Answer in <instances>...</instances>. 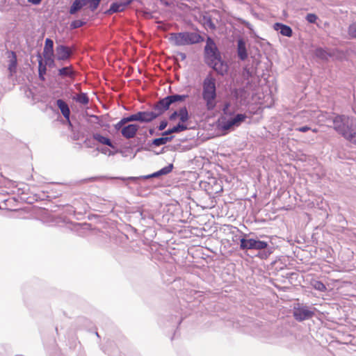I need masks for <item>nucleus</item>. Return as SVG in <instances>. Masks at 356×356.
<instances>
[{
  "mask_svg": "<svg viewBox=\"0 0 356 356\" xmlns=\"http://www.w3.org/2000/svg\"><path fill=\"white\" fill-rule=\"evenodd\" d=\"M274 29L284 36L291 37L293 35L292 29L289 26L282 23H275L274 24Z\"/></svg>",
  "mask_w": 356,
  "mask_h": 356,
  "instance_id": "obj_15",
  "label": "nucleus"
},
{
  "mask_svg": "<svg viewBox=\"0 0 356 356\" xmlns=\"http://www.w3.org/2000/svg\"><path fill=\"white\" fill-rule=\"evenodd\" d=\"M172 169H173V164L170 163L152 174H150L148 175H145V176H141V177H129L126 178V179L131 180L133 181H136L137 180L140 179H148L153 178V177H160L162 175H165L169 174L172 170Z\"/></svg>",
  "mask_w": 356,
  "mask_h": 356,
  "instance_id": "obj_8",
  "label": "nucleus"
},
{
  "mask_svg": "<svg viewBox=\"0 0 356 356\" xmlns=\"http://www.w3.org/2000/svg\"><path fill=\"white\" fill-rule=\"evenodd\" d=\"M82 8V6L79 4V1L74 0L70 8L69 13L70 15H75L78 11Z\"/></svg>",
  "mask_w": 356,
  "mask_h": 356,
  "instance_id": "obj_26",
  "label": "nucleus"
},
{
  "mask_svg": "<svg viewBox=\"0 0 356 356\" xmlns=\"http://www.w3.org/2000/svg\"><path fill=\"white\" fill-rule=\"evenodd\" d=\"M216 79L209 73L202 82V97L206 104L208 111L213 110L216 106Z\"/></svg>",
  "mask_w": 356,
  "mask_h": 356,
  "instance_id": "obj_2",
  "label": "nucleus"
},
{
  "mask_svg": "<svg viewBox=\"0 0 356 356\" xmlns=\"http://www.w3.org/2000/svg\"><path fill=\"white\" fill-rule=\"evenodd\" d=\"M38 74L39 78L42 81H44V74L47 72V66L44 65L42 59V56L40 54H38Z\"/></svg>",
  "mask_w": 356,
  "mask_h": 356,
  "instance_id": "obj_20",
  "label": "nucleus"
},
{
  "mask_svg": "<svg viewBox=\"0 0 356 356\" xmlns=\"http://www.w3.org/2000/svg\"><path fill=\"white\" fill-rule=\"evenodd\" d=\"M188 97L187 95L174 94L168 95L159 99L153 106V111L157 118L170 108V105L178 102H184Z\"/></svg>",
  "mask_w": 356,
  "mask_h": 356,
  "instance_id": "obj_4",
  "label": "nucleus"
},
{
  "mask_svg": "<svg viewBox=\"0 0 356 356\" xmlns=\"http://www.w3.org/2000/svg\"><path fill=\"white\" fill-rule=\"evenodd\" d=\"M315 310L313 307L298 304L293 307V315L296 321L301 322L312 318L315 314Z\"/></svg>",
  "mask_w": 356,
  "mask_h": 356,
  "instance_id": "obj_7",
  "label": "nucleus"
},
{
  "mask_svg": "<svg viewBox=\"0 0 356 356\" xmlns=\"http://www.w3.org/2000/svg\"><path fill=\"white\" fill-rule=\"evenodd\" d=\"M93 138L103 145H108L113 148L114 147L111 140L108 138L103 136L99 134H95L93 135Z\"/></svg>",
  "mask_w": 356,
  "mask_h": 356,
  "instance_id": "obj_21",
  "label": "nucleus"
},
{
  "mask_svg": "<svg viewBox=\"0 0 356 356\" xmlns=\"http://www.w3.org/2000/svg\"><path fill=\"white\" fill-rule=\"evenodd\" d=\"M124 127V125L123 124V123H122V121L120 120L116 124H115V129L116 130H120L123 128Z\"/></svg>",
  "mask_w": 356,
  "mask_h": 356,
  "instance_id": "obj_44",
  "label": "nucleus"
},
{
  "mask_svg": "<svg viewBox=\"0 0 356 356\" xmlns=\"http://www.w3.org/2000/svg\"><path fill=\"white\" fill-rule=\"evenodd\" d=\"M306 20L310 24H316L318 17L316 14L308 13L305 17Z\"/></svg>",
  "mask_w": 356,
  "mask_h": 356,
  "instance_id": "obj_34",
  "label": "nucleus"
},
{
  "mask_svg": "<svg viewBox=\"0 0 356 356\" xmlns=\"http://www.w3.org/2000/svg\"><path fill=\"white\" fill-rule=\"evenodd\" d=\"M313 286L315 289L319 291H325L326 290L325 285L321 281H315Z\"/></svg>",
  "mask_w": 356,
  "mask_h": 356,
  "instance_id": "obj_33",
  "label": "nucleus"
},
{
  "mask_svg": "<svg viewBox=\"0 0 356 356\" xmlns=\"http://www.w3.org/2000/svg\"><path fill=\"white\" fill-rule=\"evenodd\" d=\"M149 134L150 135H154V134H155V131H154V129H149Z\"/></svg>",
  "mask_w": 356,
  "mask_h": 356,
  "instance_id": "obj_50",
  "label": "nucleus"
},
{
  "mask_svg": "<svg viewBox=\"0 0 356 356\" xmlns=\"http://www.w3.org/2000/svg\"><path fill=\"white\" fill-rule=\"evenodd\" d=\"M167 126H168L167 120H162L160 122L159 125L158 126V129L159 131H163V130H164L166 128Z\"/></svg>",
  "mask_w": 356,
  "mask_h": 356,
  "instance_id": "obj_40",
  "label": "nucleus"
},
{
  "mask_svg": "<svg viewBox=\"0 0 356 356\" xmlns=\"http://www.w3.org/2000/svg\"><path fill=\"white\" fill-rule=\"evenodd\" d=\"M30 3H33V5H38L40 3L42 0H28Z\"/></svg>",
  "mask_w": 356,
  "mask_h": 356,
  "instance_id": "obj_48",
  "label": "nucleus"
},
{
  "mask_svg": "<svg viewBox=\"0 0 356 356\" xmlns=\"http://www.w3.org/2000/svg\"><path fill=\"white\" fill-rule=\"evenodd\" d=\"M313 117L314 116H312V113L310 111H302L296 116V119L297 120L299 119H303V122H306L309 120Z\"/></svg>",
  "mask_w": 356,
  "mask_h": 356,
  "instance_id": "obj_23",
  "label": "nucleus"
},
{
  "mask_svg": "<svg viewBox=\"0 0 356 356\" xmlns=\"http://www.w3.org/2000/svg\"><path fill=\"white\" fill-rule=\"evenodd\" d=\"M172 131L174 133H179L184 131L188 129L187 126L182 124L178 123L176 126H174L172 128H170Z\"/></svg>",
  "mask_w": 356,
  "mask_h": 356,
  "instance_id": "obj_29",
  "label": "nucleus"
},
{
  "mask_svg": "<svg viewBox=\"0 0 356 356\" xmlns=\"http://www.w3.org/2000/svg\"><path fill=\"white\" fill-rule=\"evenodd\" d=\"M133 0H125L120 2H113L110 6L108 10H107L105 13L107 15H111L115 13L122 12L125 10V8L129 6Z\"/></svg>",
  "mask_w": 356,
  "mask_h": 356,
  "instance_id": "obj_9",
  "label": "nucleus"
},
{
  "mask_svg": "<svg viewBox=\"0 0 356 356\" xmlns=\"http://www.w3.org/2000/svg\"><path fill=\"white\" fill-rule=\"evenodd\" d=\"M177 117H179V111H175L170 115L169 119L170 120L172 121L175 120Z\"/></svg>",
  "mask_w": 356,
  "mask_h": 356,
  "instance_id": "obj_42",
  "label": "nucleus"
},
{
  "mask_svg": "<svg viewBox=\"0 0 356 356\" xmlns=\"http://www.w3.org/2000/svg\"><path fill=\"white\" fill-rule=\"evenodd\" d=\"M43 57H44V59H47V58H52L54 57V51H44L43 50Z\"/></svg>",
  "mask_w": 356,
  "mask_h": 356,
  "instance_id": "obj_39",
  "label": "nucleus"
},
{
  "mask_svg": "<svg viewBox=\"0 0 356 356\" xmlns=\"http://www.w3.org/2000/svg\"><path fill=\"white\" fill-rule=\"evenodd\" d=\"M315 55L316 57L323 60H327L331 56L328 52L321 47L315 50Z\"/></svg>",
  "mask_w": 356,
  "mask_h": 356,
  "instance_id": "obj_24",
  "label": "nucleus"
},
{
  "mask_svg": "<svg viewBox=\"0 0 356 356\" xmlns=\"http://www.w3.org/2000/svg\"><path fill=\"white\" fill-rule=\"evenodd\" d=\"M204 60L208 66L221 58L220 54L211 37H208L204 49Z\"/></svg>",
  "mask_w": 356,
  "mask_h": 356,
  "instance_id": "obj_5",
  "label": "nucleus"
},
{
  "mask_svg": "<svg viewBox=\"0 0 356 356\" xmlns=\"http://www.w3.org/2000/svg\"><path fill=\"white\" fill-rule=\"evenodd\" d=\"M172 134H173V132L172 131L171 129H168V130L164 131L161 134V136L163 137H168V136L171 135Z\"/></svg>",
  "mask_w": 356,
  "mask_h": 356,
  "instance_id": "obj_45",
  "label": "nucleus"
},
{
  "mask_svg": "<svg viewBox=\"0 0 356 356\" xmlns=\"http://www.w3.org/2000/svg\"><path fill=\"white\" fill-rule=\"evenodd\" d=\"M12 58L10 60V63L8 65V70L12 73L15 72L17 67V58L14 52H11Z\"/></svg>",
  "mask_w": 356,
  "mask_h": 356,
  "instance_id": "obj_27",
  "label": "nucleus"
},
{
  "mask_svg": "<svg viewBox=\"0 0 356 356\" xmlns=\"http://www.w3.org/2000/svg\"><path fill=\"white\" fill-rule=\"evenodd\" d=\"M56 105L65 119L70 120V110L67 104L61 99L56 101Z\"/></svg>",
  "mask_w": 356,
  "mask_h": 356,
  "instance_id": "obj_18",
  "label": "nucleus"
},
{
  "mask_svg": "<svg viewBox=\"0 0 356 356\" xmlns=\"http://www.w3.org/2000/svg\"><path fill=\"white\" fill-rule=\"evenodd\" d=\"M173 138V136H170L169 137L162 136L160 138H155L152 140L151 143H149L147 144L148 147L145 148V149H149L152 146L159 147L165 145L168 142L171 141Z\"/></svg>",
  "mask_w": 356,
  "mask_h": 356,
  "instance_id": "obj_17",
  "label": "nucleus"
},
{
  "mask_svg": "<svg viewBox=\"0 0 356 356\" xmlns=\"http://www.w3.org/2000/svg\"><path fill=\"white\" fill-rule=\"evenodd\" d=\"M220 127L223 131H228L236 127L232 118H227L224 116L220 119Z\"/></svg>",
  "mask_w": 356,
  "mask_h": 356,
  "instance_id": "obj_16",
  "label": "nucleus"
},
{
  "mask_svg": "<svg viewBox=\"0 0 356 356\" xmlns=\"http://www.w3.org/2000/svg\"><path fill=\"white\" fill-rule=\"evenodd\" d=\"M213 70H215L218 74L223 76L228 71V65L227 64L222 60V58H220L216 62H214L213 64L209 65Z\"/></svg>",
  "mask_w": 356,
  "mask_h": 356,
  "instance_id": "obj_13",
  "label": "nucleus"
},
{
  "mask_svg": "<svg viewBox=\"0 0 356 356\" xmlns=\"http://www.w3.org/2000/svg\"><path fill=\"white\" fill-rule=\"evenodd\" d=\"M168 40L175 46H187L200 43L204 38L195 32L184 31L170 33Z\"/></svg>",
  "mask_w": 356,
  "mask_h": 356,
  "instance_id": "obj_3",
  "label": "nucleus"
},
{
  "mask_svg": "<svg viewBox=\"0 0 356 356\" xmlns=\"http://www.w3.org/2000/svg\"><path fill=\"white\" fill-rule=\"evenodd\" d=\"M313 131L316 132L317 131H316V129H313Z\"/></svg>",
  "mask_w": 356,
  "mask_h": 356,
  "instance_id": "obj_52",
  "label": "nucleus"
},
{
  "mask_svg": "<svg viewBox=\"0 0 356 356\" xmlns=\"http://www.w3.org/2000/svg\"><path fill=\"white\" fill-rule=\"evenodd\" d=\"M237 55L241 60H245L248 58V54L246 48V44L243 38H239L237 40Z\"/></svg>",
  "mask_w": 356,
  "mask_h": 356,
  "instance_id": "obj_14",
  "label": "nucleus"
},
{
  "mask_svg": "<svg viewBox=\"0 0 356 356\" xmlns=\"http://www.w3.org/2000/svg\"><path fill=\"white\" fill-rule=\"evenodd\" d=\"M138 121L142 123H149L157 118V115L154 111H138L137 112Z\"/></svg>",
  "mask_w": 356,
  "mask_h": 356,
  "instance_id": "obj_11",
  "label": "nucleus"
},
{
  "mask_svg": "<svg viewBox=\"0 0 356 356\" xmlns=\"http://www.w3.org/2000/svg\"><path fill=\"white\" fill-rule=\"evenodd\" d=\"M76 102L86 105L89 102V98L86 93H81L76 96V97L74 98Z\"/></svg>",
  "mask_w": 356,
  "mask_h": 356,
  "instance_id": "obj_25",
  "label": "nucleus"
},
{
  "mask_svg": "<svg viewBox=\"0 0 356 356\" xmlns=\"http://www.w3.org/2000/svg\"><path fill=\"white\" fill-rule=\"evenodd\" d=\"M101 0H89V8L94 12L99 6Z\"/></svg>",
  "mask_w": 356,
  "mask_h": 356,
  "instance_id": "obj_36",
  "label": "nucleus"
},
{
  "mask_svg": "<svg viewBox=\"0 0 356 356\" xmlns=\"http://www.w3.org/2000/svg\"><path fill=\"white\" fill-rule=\"evenodd\" d=\"M245 24H246V26H247L248 28L250 29V26H251V25H250V23L246 22V23H245Z\"/></svg>",
  "mask_w": 356,
  "mask_h": 356,
  "instance_id": "obj_51",
  "label": "nucleus"
},
{
  "mask_svg": "<svg viewBox=\"0 0 356 356\" xmlns=\"http://www.w3.org/2000/svg\"><path fill=\"white\" fill-rule=\"evenodd\" d=\"M246 118H247V116L245 114L238 113V114L236 115L235 116H234L232 118L234 121L236 127H238V126L241 125V124L243 122L245 121Z\"/></svg>",
  "mask_w": 356,
  "mask_h": 356,
  "instance_id": "obj_28",
  "label": "nucleus"
},
{
  "mask_svg": "<svg viewBox=\"0 0 356 356\" xmlns=\"http://www.w3.org/2000/svg\"><path fill=\"white\" fill-rule=\"evenodd\" d=\"M72 54V50L67 46L59 44L56 47V58L58 60H66Z\"/></svg>",
  "mask_w": 356,
  "mask_h": 356,
  "instance_id": "obj_10",
  "label": "nucleus"
},
{
  "mask_svg": "<svg viewBox=\"0 0 356 356\" xmlns=\"http://www.w3.org/2000/svg\"><path fill=\"white\" fill-rule=\"evenodd\" d=\"M138 129L139 125L136 124H129L122 129L121 134L125 138L130 139L135 137Z\"/></svg>",
  "mask_w": 356,
  "mask_h": 356,
  "instance_id": "obj_12",
  "label": "nucleus"
},
{
  "mask_svg": "<svg viewBox=\"0 0 356 356\" xmlns=\"http://www.w3.org/2000/svg\"><path fill=\"white\" fill-rule=\"evenodd\" d=\"M85 24H86V22H83L80 19H76V20L72 21L70 23V29H78V28H80V27L84 26Z\"/></svg>",
  "mask_w": 356,
  "mask_h": 356,
  "instance_id": "obj_30",
  "label": "nucleus"
},
{
  "mask_svg": "<svg viewBox=\"0 0 356 356\" xmlns=\"http://www.w3.org/2000/svg\"><path fill=\"white\" fill-rule=\"evenodd\" d=\"M178 55L181 57V60H184L186 58V55L185 53L179 52Z\"/></svg>",
  "mask_w": 356,
  "mask_h": 356,
  "instance_id": "obj_49",
  "label": "nucleus"
},
{
  "mask_svg": "<svg viewBox=\"0 0 356 356\" xmlns=\"http://www.w3.org/2000/svg\"><path fill=\"white\" fill-rule=\"evenodd\" d=\"M204 24L207 26H208L211 30H215L216 29V26L214 24V23L213 22V21H212V19H211L210 17H204Z\"/></svg>",
  "mask_w": 356,
  "mask_h": 356,
  "instance_id": "obj_35",
  "label": "nucleus"
},
{
  "mask_svg": "<svg viewBox=\"0 0 356 356\" xmlns=\"http://www.w3.org/2000/svg\"><path fill=\"white\" fill-rule=\"evenodd\" d=\"M348 32L350 38H356V21L350 24Z\"/></svg>",
  "mask_w": 356,
  "mask_h": 356,
  "instance_id": "obj_31",
  "label": "nucleus"
},
{
  "mask_svg": "<svg viewBox=\"0 0 356 356\" xmlns=\"http://www.w3.org/2000/svg\"><path fill=\"white\" fill-rule=\"evenodd\" d=\"M327 120L339 134L356 145V115L351 118L345 115H332Z\"/></svg>",
  "mask_w": 356,
  "mask_h": 356,
  "instance_id": "obj_1",
  "label": "nucleus"
},
{
  "mask_svg": "<svg viewBox=\"0 0 356 356\" xmlns=\"http://www.w3.org/2000/svg\"><path fill=\"white\" fill-rule=\"evenodd\" d=\"M179 118L181 122L182 123H184L188 120L189 115L186 106H184L179 110Z\"/></svg>",
  "mask_w": 356,
  "mask_h": 356,
  "instance_id": "obj_22",
  "label": "nucleus"
},
{
  "mask_svg": "<svg viewBox=\"0 0 356 356\" xmlns=\"http://www.w3.org/2000/svg\"><path fill=\"white\" fill-rule=\"evenodd\" d=\"M268 246V242L257 238H248L247 235L240 239V248L243 250H262L266 249Z\"/></svg>",
  "mask_w": 356,
  "mask_h": 356,
  "instance_id": "obj_6",
  "label": "nucleus"
},
{
  "mask_svg": "<svg viewBox=\"0 0 356 356\" xmlns=\"http://www.w3.org/2000/svg\"><path fill=\"white\" fill-rule=\"evenodd\" d=\"M230 107V103L227 102L225 104L224 107L222 108L223 114L225 116H232V113L229 111V108Z\"/></svg>",
  "mask_w": 356,
  "mask_h": 356,
  "instance_id": "obj_37",
  "label": "nucleus"
},
{
  "mask_svg": "<svg viewBox=\"0 0 356 356\" xmlns=\"http://www.w3.org/2000/svg\"><path fill=\"white\" fill-rule=\"evenodd\" d=\"M311 127L309 126H303L300 127H297L295 129V130L300 131V132H307V131L310 130Z\"/></svg>",
  "mask_w": 356,
  "mask_h": 356,
  "instance_id": "obj_41",
  "label": "nucleus"
},
{
  "mask_svg": "<svg viewBox=\"0 0 356 356\" xmlns=\"http://www.w3.org/2000/svg\"><path fill=\"white\" fill-rule=\"evenodd\" d=\"M58 75L62 78L69 77L74 79L75 76V71L72 65L63 67L58 70Z\"/></svg>",
  "mask_w": 356,
  "mask_h": 356,
  "instance_id": "obj_19",
  "label": "nucleus"
},
{
  "mask_svg": "<svg viewBox=\"0 0 356 356\" xmlns=\"http://www.w3.org/2000/svg\"><path fill=\"white\" fill-rule=\"evenodd\" d=\"M44 65H48L49 67H54L55 60L54 57L45 59Z\"/></svg>",
  "mask_w": 356,
  "mask_h": 356,
  "instance_id": "obj_38",
  "label": "nucleus"
},
{
  "mask_svg": "<svg viewBox=\"0 0 356 356\" xmlns=\"http://www.w3.org/2000/svg\"><path fill=\"white\" fill-rule=\"evenodd\" d=\"M76 1H79V4L81 5V6H82V8H83L85 6H86L89 2V0H76Z\"/></svg>",
  "mask_w": 356,
  "mask_h": 356,
  "instance_id": "obj_46",
  "label": "nucleus"
},
{
  "mask_svg": "<svg viewBox=\"0 0 356 356\" xmlns=\"http://www.w3.org/2000/svg\"><path fill=\"white\" fill-rule=\"evenodd\" d=\"M120 120L122 121V123H123L124 125H125L128 122H130L128 116L122 118Z\"/></svg>",
  "mask_w": 356,
  "mask_h": 356,
  "instance_id": "obj_47",
  "label": "nucleus"
},
{
  "mask_svg": "<svg viewBox=\"0 0 356 356\" xmlns=\"http://www.w3.org/2000/svg\"><path fill=\"white\" fill-rule=\"evenodd\" d=\"M44 51H54V42L50 38H47L44 42Z\"/></svg>",
  "mask_w": 356,
  "mask_h": 356,
  "instance_id": "obj_32",
  "label": "nucleus"
},
{
  "mask_svg": "<svg viewBox=\"0 0 356 356\" xmlns=\"http://www.w3.org/2000/svg\"><path fill=\"white\" fill-rule=\"evenodd\" d=\"M129 120L131 122L138 121L137 113L131 114L128 116Z\"/></svg>",
  "mask_w": 356,
  "mask_h": 356,
  "instance_id": "obj_43",
  "label": "nucleus"
}]
</instances>
